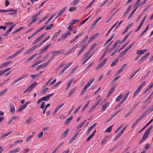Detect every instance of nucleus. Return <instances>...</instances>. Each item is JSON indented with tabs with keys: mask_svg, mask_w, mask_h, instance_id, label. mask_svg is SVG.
<instances>
[{
	"mask_svg": "<svg viewBox=\"0 0 153 153\" xmlns=\"http://www.w3.org/2000/svg\"><path fill=\"white\" fill-rule=\"evenodd\" d=\"M153 127L152 126H151L146 130L145 131L144 135L143 136L142 138L139 141V144H140L142 142L144 141L147 138L148 134H149L152 128Z\"/></svg>",
	"mask_w": 153,
	"mask_h": 153,
	"instance_id": "f257e3e1",
	"label": "nucleus"
},
{
	"mask_svg": "<svg viewBox=\"0 0 153 153\" xmlns=\"http://www.w3.org/2000/svg\"><path fill=\"white\" fill-rule=\"evenodd\" d=\"M67 8V6H66L64 7L62 9L59 11L58 14L56 16V18H58L59 17H60L61 15L64 13V12L65 11V10Z\"/></svg>",
	"mask_w": 153,
	"mask_h": 153,
	"instance_id": "f03ea898",
	"label": "nucleus"
},
{
	"mask_svg": "<svg viewBox=\"0 0 153 153\" xmlns=\"http://www.w3.org/2000/svg\"><path fill=\"white\" fill-rule=\"evenodd\" d=\"M101 100V99L98 100L97 102L91 108L89 111H88V113H91L93 110L95 108L96 106L100 102Z\"/></svg>",
	"mask_w": 153,
	"mask_h": 153,
	"instance_id": "7ed1b4c3",
	"label": "nucleus"
},
{
	"mask_svg": "<svg viewBox=\"0 0 153 153\" xmlns=\"http://www.w3.org/2000/svg\"><path fill=\"white\" fill-rule=\"evenodd\" d=\"M107 60V59L106 58L105 59L103 60H102V62L99 64L97 67V69H99L100 68L102 67L103 66L104 64H105V62Z\"/></svg>",
	"mask_w": 153,
	"mask_h": 153,
	"instance_id": "20e7f679",
	"label": "nucleus"
},
{
	"mask_svg": "<svg viewBox=\"0 0 153 153\" xmlns=\"http://www.w3.org/2000/svg\"><path fill=\"white\" fill-rule=\"evenodd\" d=\"M59 53V54H62L63 53V50H61L57 51H54L51 53V54L53 55L54 56H55L56 55Z\"/></svg>",
	"mask_w": 153,
	"mask_h": 153,
	"instance_id": "39448f33",
	"label": "nucleus"
},
{
	"mask_svg": "<svg viewBox=\"0 0 153 153\" xmlns=\"http://www.w3.org/2000/svg\"><path fill=\"white\" fill-rule=\"evenodd\" d=\"M117 85V84L114 85L113 86L112 88L110 89V91L109 92L108 94H107V97H109L111 94L114 91V90L115 88L116 87Z\"/></svg>",
	"mask_w": 153,
	"mask_h": 153,
	"instance_id": "423d86ee",
	"label": "nucleus"
},
{
	"mask_svg": "<svg viewBox=\"0 0 153 153\" xmlns=\"http://www.w3.org/2000/svg\"><path fill=\"white\" fill-rule=\"evenodd\" d=\"M133 24V23H131V24L128 25L126 28L124 30L122 34H124L126 33L129 28H130L132 26Z\"/></svg>",
	"mask_w": 153,
	"mask_h": 153,
	"instance_id": "0eeeda50",
	"label": "nucleus"
},
{
	"mask_svg": "<svg viewBox=\"0 0 153 153\" xmlns=\"http://www.w3.org/2000/svg\"><path fill=\"white\" fill-rule=\"evenodd\" d=\"M147 50H141L139 51L137 50V54H138V55H140V56L143 53H145V52Z\"/></svg>",
	"mask_w": 153,
	"mask_h": 153,
	"instance_id": "6e6552de",
	"label": "nucleus"
},
{
	"mask_svg": "<svg viewBox=\"0 0 153 153\" xmlns=\"http://www.w3.org/2000/svg\"><path fill=\"white\" fill-rule=\"evenodd\" d=\"M13 132L12 131H10L4 134H2V136L0 137L1 139H3V138H5V137L8 136L10 134H11Z\"/></svg>",
	"mask_w": 153,
	"mask_h": 153,
	"instance_id": "1a4fd4ad",
	"label": "nucleus"
},
{
	"mask_svg": "<svg viewBox=\"0 0 153 153\" xmlns=\"http://www.w3.org/2000/svg\"><path fill=\"white\" fill-rule=\"evenodd\" d=\"M138 7L137 6V7H135L134 9H133V10L132 11L131 13L129 15L128 17V19H130L131 17L133 15V14H134V12H135L136 10L137 9Z\"/></svg>",
	"mask_w": 153,
	"mask_h": 153,
	"instance_id": "9d476101",
	"label": "nucleus"
},
{
	"mask_svg": "<svg viewBox=\"0 0 153 153\" xmlns=\"http://www.w3.org/2000/svg\"><path fill=\"white\" fill-rule=\"evenodd\" d=\"M86 122V120H84L82 122L80 123L77 127L76 128L79 129L81 128Z\"/></svg>",
	"mask_w": 153,
	"mask_h": 153,
	"instance_id": "9b49d317",
	"label": "nucleus"
},
{
	"mask_svg": "<svg viewBox=\"0 0 153 153\" xmlns=\"http://www.w3.org/2000/svg\"><path fill=\"white\" fill-rule=\"evenodd\" d=\"M119 60V57H117L112 62L111 65V67H113L115 65L117 62Z\"/></svg>",
	"mask_w": 153,
	"mask_h": 153,
	"instance_id": "f8f14e48",
	"label": "nucleus"
},
{
	"mask_svg": "<svg viewBox=\"0 0 153 153\" xmlns=\"http://www.w3.org/2000/svg\"><path fill=\"white\" fill-rule=\"evenodd\" d=\"M12 62L11 61H9L7 62H5L4 63L2 64L0 66V68H2L3 67H4L6 66L7 65L9 64L10 63H11Z\"/></svg>",
	"mask_w": 153,
	"mask_h": 153,
	"instance_id": "ddd939ff",
	"label": "nucleus"
},
{
	"mask_svg": "<svg viewBox=\"0 0 153 153\" xmlns=\"http://www.w3.org/2000/svg\"><path fill=\"white\" fill-rule=\"evenodd\" d=\"M69 130V128H67L65 131L63 133L62 135L61 136V138H64L65 136L67 135Z\"/></svg>",
	"mask_w": 153,
	"mask_h": 153,
	"instance_id": "4468645a",
	"label": "nucleus"
},
{
	"mask_svg": "<svg viewBox=\"0 0 153 153\" xmlns=\"http://www.w3.org/2000/svg\"><path fill=\"white\" fill-rule=\"evenodd\" d=\"M127 65L126 64L123 65L120 68L118 71L117 73H120L122 72L124 69L126 68V66Z\"/></svg>",
	"mask_w": 153,
	"mask_h": 153,
	"instance_id": "2eb2a0df",
	"label": "nucleus"
},
{
	"mask_svg": "<svg viewBox=\"0 0 153 153\" xmlns=\"http://www.w3.org/2000/svg\"><path fill=\"white\" fill-rule=\"evenodd\" d=\"M132 5L131 4L128 7L127 9H126V11L124 13L123 15V16H125L130 10L131 7H132Z\"/></svg>",
	"mask_w": 153,
	"mask_h": 153,
	"instance_id": "dca6fc26",
	"label": "nucleus"
},
{
	"mask_svg": "<svg viewBox=\"0 0 153 153\" xmlns=\"http://www.w3.org/2000/svg\"><path fill=\"white\" fill-rule=\"evenodd\" d=\"M50 62V60H48L47 62H46V63H45L44 64H43L41 65H39V68H42L45 67L48 64V63Z\"/></svg>",
	"mask_w": 153,
	"mask_h": 153,
	"instance_id": "f3484780",
	"label": "nucleus"
},
{
	"mask_svg": "<svg viewBox=\"0 0 153 153\" xmlns=\"http://www.w3.org/2000/svg\"><path fill=\"white\" fill-rule=\"evenodd\" d=\"M74 80V78H73L72 79L70 80L68 82L67 84V88H66V90L68 88H69L70 87L71 83H72V82Z\"/></svg>",
	"mask_w": 153,
	"mask_h": 153,
	"instance_id": "a211bd4d",
	"label": "nucleus"
},
{
	"mask_svg": "<svg viewBox=\"0 0 153 153\" xmlns=\"http://www.w3.org/2000/svg\"><path fill=\"white\" fill-rule=\"evenodd\" d=\"M108 48L105 50V51L104 52L102 56H101L100 58V60H101L104 58L105 55L108 51Z\"/></svg>",
	"mask_w": 153,
	"mask_h": 153,
	"instance_id": "6ab92c4d",
	"label": "nucleus"
},
{
	"mask_svg": "<svg viewBox=\"0 0 153 153\" xmlns=\"http://www.w3.org/2000/svg\"><path fill=\"white\" fill-rule=\"evenodd\" d=\"M10 112L11 113H14L15 112V109L14 106L12 104L10 105Z\"/></svg>",
	"mask_w": 153,
	"mask_h": 153,
	"instance_id": "aec40b11",
	"label": "nucleus"
},
{
	"mask_svg": "<svg viewBox=\"0 0 153 153\" xmlns=\"http://www.w3.org/2000/svg\"><path fill=\"white\" fill-rule=\"evenodd\" d=\"M91 101V100H89L87 102L84 107H83V108L82 109V110L81 111V112H83L84 110L87 107L88 105H89V104L90 103V102Z\"/></svg>",
	"mask_w": 153,
	"mask_h": 153,
	"instance_id": "412c9836",
	"label": "nucleus"
},
{
	"mask_svg": "<svg viewBox=\"0 0 153 153\" xmlns=\"http://www.w3.org/2000/svg\"><path fill=\"white\" fill-rule=\"evenodd\" d=\"M116 47V43H114L111 48L109 50L108 53L112 51Z\"/></svg>",
	"mask_w": 153,
	"mask_h": 153,
	"instance_id": "4be33fe9",
	"label": "nucleus"
},
{
	"mask_svg": "<svg viewBox=\"0 0 153 153\" xmlns=\"http://www.w3.org/2000/svg\"><path fill=\"white\" fill-rule=\"evenodd\" d=\"M78 46L77 45H76L74 46L72 48L70 49L68 52L69 53H71L75 49H76Z\"/></svg>",
	"mask_w": 153,
	"mask_h": 153,
	"instance_id": "5701e85b",
	"label": "nucleus"
},
{
	"mask_svg": "<svg viewBox=\"0 0 153 153\" xmlns=\"http://www.w3.org/2000/svg\"><path fill=\"white\" fill-rule=\"evenodd\" d=\"M144 22L142 20L140 23V25L138 26L137 29L135 30V32H136L139 30L140 29L142 25H143Z\"/></svg>",
	"mask_w": 153,
	"mask_h": 153,
	"instance_id": "b1692460",
	"label": "nucleus"
},
{
	"mask_svg": "<svg viewBox=\"0 0 153 153\" xmlns=\"http://www.w3.org/2000/svg\"><path fill=\"white\" fill-rule=\"evenodd\" d=\"M118 11L117 10L116 11H115V12L112 15L108 18V19L107 20L106 22L107 23L109 21L111 20V19L112 18L113 16H114V15L117 13V12Z\"/></svg>",
	"mask_w": 153,
	"mask_h": 153,
	"instance_id": "393cba45",
	"label": "nucleus"
},
{
	"mask_svg": "<svg viewBox=\"0 0 153 153\" xmlns=\"http://www.w3.org/2000/svg\"><path fill=\"white\" fill-rule=\"evenodd\" d=\"M95 79V78H93L91 79L87 83V84L86 85L88 87H89L90 86L91 84L93 83V81Z\"/></svg>",
	"mask_w": 153,
	"mask_h": 153,
	"instance_id": "a878e982",
	"label": "nucleus"
},
{
	"mask_svg": "<svg viewBox=\"0 0 153 153\" xmlns=\"http://www.w3.org/2000/svg\"><path fill=\"white\" fill-rule=\"evenodd\" d=\"M33 120V119H32V117H30L28 119L25 121V123L27 124H29Z\"/></svg>",
	"mask_w": 153,
	"mask_h": 153,
	"instance_id": "bb28decb",
	"label": "nucleus"
},
{
	"mask_svg": "<svg viewBox=\"0 0 153 153\" xmlns=\"http://www.w3.org/2000/svg\"><path fill=\"white\" fill-rule=\"evenodd\" d=\"M77 136L75 135V134L74 135V136L71 139L69 142V143H72L76 137H77Z\"/></svg>",
	"mask_w": 153,
	"mask_h": 153,
	"instance_id": "cd10ccee",
	"label": "nucleus"
},
{
	"mask_svg": "<svg viewBox=\"0 0 153 153\" xmlns=\"http://www.w3.org/2000/svg\"><path fill=\"white\" fill-rule=\"evenodd\" d=\"M109 104V103L107 102L105 104H104L102 106V111H104L105 109V108L107 107Z\"/></svg>",
	"mask_w": 153,
	"mask_h": 153,
	"instance_id": "c85d7f7f",
	"label": "nucleus"
},
{
	"mask_svg": "<svg viewBox=\"0 0 153 153\" xmlns=\"http://www.w3.org/2000/svg\"><path fill=\"white\" fill-rule=\"evenodd\" d=\"M79 2V0H74L73 2L71 3V5L75 6Z\"/></svg>",
	"mask_w": 153,
	"mask_h": 153,
	"instance_id": "c756f323",
	"label": "nucleus"
},
{
	"mask_svg": "<svg viewBox=\"0 0 153 153\" xmlns=\"http://www.w3.org/2000/svg\"><path fill=\"white\" fill-rule=\"evenodd\" d=\"M24 28V27H21L20 28H18L16 30L13 31L12 33L13 34H14L20 31L21 30H22V29Z\"/></svg>",
	"mask_w": 153,
	"mask_h": 153,
	"instance_id": "7c9ffc66",
	"label": "nucleus"
},
{
	"mask_svg": "<svg viewBox=\"0 0 153 153\" xmlns=\"http://www.w3.org/2000/svg\"><path fill=\"white\" fill-rule=\"evenodd\" d=\"M55 15H53L48 19L45 23V25H46L54 17Z\"/></svg>",
	"mask_w": 153,
	"mask_h": 153,
	"instance_id": "2f4dec72",
	"label": "nucleus"
},
{
	"mask_svg": "<svg viewBox=\"0 0 153 153\" xmlns=\"http://www.w3.org/2000/svg\"><path fill=\"white\" fill-rule=\"evenodd\" d=\"M73 116H71L65 121V123L69 124L70 121L72 119Z\"/></svg>",
	"mask_w": 153,
	"mask_h": 153,
	"instance_id": "473e14b6",
	"label": "nucleus"
},
{
	"mask_svg": "<svg viewBox=\"0 0 153 153\" xmlns=\"http://www.w3.org/2000/svg\"><path fill=\"white\" fill-rule=\"evenodd\" d=\"M93 62L90 64L86 68V69L83 72L84 73L86 72L90 67L92 66L93 64Z\"/></svg>",
	"mask_w": 153,
	"mask_h": 153,
	"instance_id": "72a5a7b5",
	"label": "nucleus"
},
{
	"mask_svg": "<svg viewBox=\"0 0 153 153\" xmlns=\"http://www.w3.org/2000/svg\"><path fill=\"white\" fill-rule=\"evenodd\" d=\"M122 133H121L120 132L117 134L116 137L115 138L114 141H115L117 140L118 138H119L120 136L122 134Z\"/></svg>",
	"mask_w": 153,
	"mask_h": 153,
	"instance_id": "f704fd0d",
	"label": "nucleus"
},
{
	"mask_svg": "<svg viewBox=\"0 0 153 153\" xmlns=\"http://www.w3.org/2000/svg\"><path fill=\"white\" fill-rule=\"evenodd\" d=\"M83 32H81L79 34V35H77L76 36L74 39L75 41L76 40L81 36H82L83 34Z\"/></svg>",
	"mask_w": 153,
	"mask_h": 153,
	"instance_id": "c9c22d12",
	"label": "nucleus"
},
{
	"mask_svg": "<svg viewBox=\"0 0 153 153\" xmlns=\"http://www.w3.org/2000/svg\"><path fill=\"white\" fill-rule=\"evenodd\" d=\"M53 24H51L47 26L45 29L46 30H49L51 29L53 27Z\"/></svg>",
	"mask_w": 153,
	"mask_h": 153,
	"instance_id": "e433bc0d",
	"label": "nucleus"
},
{
	"mask_svg": "<svg viewBox=\"0 0 153 153\" xmlns=\"http://www.w3.org/2000/svg\"><path fill=\"white\" fill-rule=\"evenodd\" d=\"M94 53V52L89 57L87 58V59H85L82 63V65H84L85 63L87 62V61L93 55V54Z\"/></svg>",
	"mask_w": 153,
	"mask_h": 153,
	"instance_id": "4c0bfd02",
	"label": "nucleus"
},
{
	"mask_svg": "<svg viewBox=\"0 0 153 153\" xmlns=\"http://www.w3.org/2000/svg\"><path fill=\"white\" fill-rule=\"evenodd\" d=\"M88 87L86 85H85L84 88H83L82 92L81 93V95H82V94L84 93L85 92V91L86 90L87 88Z\"/></svg>",
	"mask_w": 153,
	"mask_h": 153,
	"instance_id": "58836bf2",
	"label": "nucleus"
},
{
	"mask_svg": "<svg viewBox=\"0 0 153 153\" xmlns=\"http://www.w3.org/2000/svg\"><path fill=\"white\" fill-rule=\"evenodd\" d=\"M79 20L78 19L76 20L74 19L73 20L71 21V23L69 24V25H74V24L78 22V21H79Z\"/></svg>",
	"mask_w": 153,
	"mask_h": 153,
	"instance_id": "ea45409f",
	"label": "nucleus"
},
{
	"mask_svg": "<svg viewBox=\"0 0 153 153\" xmlns=\"http://www.w3.org/2000/svg\"><path fill=\"white\" fill-rule=\"evenodd\" d=\"M39 74H38L32 75H31V77L33 79H36L39 76Z\"/></svg>",
	"mask_w": 153,
	"mask_h": 153,
	"instance_id": "a19ab883",
	"label": "nucleus"
},
{
	"mask_svg": "<svg viewBox=\"0 0 153 153\" xmlns=\"http://www.w3.org/2000/svg\"><path fill=\"white\" fill-rule=\"evenodd\" d=\"M146 59V58L144 57V56H143L140 59L139 61L138 62V64H140V63L143 62V60Z\"/></svg>",
	"mask_w": 153,
	"mask_h": 153,
	"instance_id": "79ce46f5",
	"label": "nucleus"
},
{
	"mask_svg": "<svg viewBox=\"0 0 153 153\" xmlns=\"http://www.w3.org/2000/svg\"><path fill=\"white\" fill-rule=\"evenodd\" d=\"M88 36H86L85 37L83 40L81 42V44L82 45H83L86 42V40L88 39Z\"/></svg>",
	"mask_w": 153,
	"mask_h": 153,
	"instance_id": "37998d69",
	"label": "nucleus"
},
{
	"mask_svg": "<svg viewBox=\"0 0 153 153\" xmlns=\"http://www.w3.org/2000/svg\"><path fill=\"white\" fill-rule=\"evenodd\" d=\"M129 93H130V92L128 91V92L125 95L124 97L121 100H122L123 102H124L125 101Z\"/></svg>",
	"mask_w": 153,
	"mask_h": 153,
	"instance_id": "c03bdc74",
	"label": "nucleus"
},
{
	"mask_svg": "<svg viewBox=\"0 0 153 153\" xmlns=\"http://www.w3.org/2000/svg\"><path fill=\"white\" fill-rule=\"evenodd\" d=\"M128 44V42H126L124 45H123V46L120 48V49L118 51V52H119L120 51H121L123 48H124V47H125Z\"/></svg>",
	"mask_w": 153,
	"mask_h": 153,
	"instance_id": "a18cd8bd",
	"label": "nucleus"
},
{
	"mask_svg": "<svg viewBox=\"0 0 153 153\" xmlns=\"http://www.w3.org/2000/svg\"><path fill=\"white\" fill-rule=\"evenodd\" d=\"M123 94H121L118 96L116 99V101H119L123 97Z\"/></svg>",
	"mask_w": 153,
	"mask_h": 153,
	"instance_id": "49530a36",
	"label": "nucleus"
},
{
	"mask_svg": "<svg viewBox=\"0 0 153 153\" xmlns=\"http://www.w3.org/2000/svg\"><path fill=\"white\" fill-rule=\"evenodd\" d=\"M68 68H67V66H65V67H64L63 68L62 70L60 72L59 74L61 75L62 74L63 72L67 69Z\"/></svg>",
	"mask_w": 153,
	"mask_h": 153,
	"instance_id": "de8ad7c7",
	"label": "nucleus"
},
{
	"mask_svg": "<svg viewBox=\"0 0 153 153\" xmlns=\"http://www.w3.org/2000/svg\"><path fill=\"white\" fill-rule=\"evenodd\" d=\"M151 111H151V109L149 108L147 109L144 114L145 116H146L147 114L149 113Z\"/></svg>",
	"mask_w": 153,
	"mask_h": 153,
	"instance_id": "09e8293b",
	"label": "nucleus"
},
{
	"mask_svg": "<svg viewBox=\"0 0 153 153\" xmlns=\"http://www.w3.org/2000/svg\"><path fill=\"white\" fill-rule=\"evenodd\" d=\"M113 125L109 126L108 128L105 131V132H110L111 131L112 127L113 126Z\"/></svg>",
	"mask_w": 153,
	"mask_h": 153,
	"instance_id": "8fccbe9b",
	"label": "nucleus"
},
{
	"mask_svg": "<svg viewBox=\"0 0 153 153\" xmlns=\"http://www.w3.org/2000/svg\"><path fill=\"white\" fill-rule=\"evenodd\" d=\"M153 121V119L151 120L143 128V129H145L149 125L150 123H152Z\"/></svg>",
	"mask_w": 153,
	"mask_h": 153,
	"instance_id": "3c124183",
	"label": "nucleus"
},
{
	"mask_svg": "<svg viewBox=\"0 0 153 153\" xmlns=\"http://www.w3.org/2000/svg\"><path fill=\"white\" fill-rule=\"evenodd\" d=\"M76 9L77 7H72L69 8V11H72L75 10Z\"/></svg>",
	"mask_w": 153,
	"mask_h": 153,
	"instance_id": "603ef678",
	"label": "nucleus"
},
{
	"mask_svg": "<svg viewBox=\"0 0 153 153\" xmlns=\"http://www.w3.org/2000/svg\"><path fill=\"white\" fill-rule=\"evenodd\" d=\"M140 91V90L139 89V88H138L137 89H136L132 96L133 97H134Z\"/></svg>",
	"mask_w": 153,
	"mask_h": 153,
	"instance_id": "864d4df0",
	"label": "nucleus"
},
{
	"mask_svg": "<svg viewBox=\"0 0 153 153\" xmlns=\"http://www.w3.org/2000/svg\"><path fill=\"white\" fill-rule=\"evenodd\" d=\"M135 42H133L132 43L131 45L129 46L128 48H127L126 49L128 51L134 45V44Z\"/></svg>",
	"mask_w": 153,
	"mask_h": 153,
	"instance_id": "5fc2aeb1",
	"label": "nucleus"
},
{
	"mask_svg": "<svg viewBox=\"0 0 153 153\" xmlns=\"http://www.w3.org/2000/svg\"><path fill=\"white\" fill-rule=\"evenodd\" d=\"M37 84V83L35 82L34 83H33L31 85L29 86V87H30V88L32 89L33 88H34L35 87Z\"/></svg>",
	"mask_w": 153,
	"mask_h": 153,
	"instance_id": "6e6d98bb",
	"label": "nucleus"
},
{
	"mask_svg": "<svg viewBox=\"0 0 153 153\" xmlns=\"http://www.w3.org/2000/svg\"><path fill=\"white\" fill-rule=\"evenodd\" d=\"M41 39L39 37L38 38L36 39V40H34V41L33 44L34 45L35 44H36V43L38 42L40 40H41Z\"/></svg>",
	"mask_w": 153,
	"mask_h": 153,
	"instance_id": "4d7b16f0",
	"label": "nucleus"
},
{
	"mask_svg": "<svg viewBox=\"0 0 153 153\" xmlns=\"http://www.w3.org/2000/svg\"><path fill=\"white\" fill-rule=\"evenodd\" d=\"M19 148H17L16 149L11 150L10 151V153H16L18 152H19Z\"/></svg>",
	"mask_w": 153,
	"mask_h": 153,
	"instance_id": "13d9d810",
	"label": "nucleus"
},
{
	"mask_svg": "<svg viewBox=\"0 0 153 153\" xmlns=\"http://www.w3.org/2000/svg\"><path fill=\"white\" fill-rule=\"evenodd\" d=\"M46 50L44 48L40 50L38 54L40 55L42 54L43 53L45 52L46 51Z\"/></svg>",
	"mask_w": 153,
	"mask_h": 153,
	"instance_id": "bf43d9fd",
	"label": "nucleus"
},
{
	"mask_svg": "<svg viewBox=\"0 0 153 153\" xmlns=\"http://www.w3.org/2000/svg\"><path fill=\"white\" fill-rule=\"evenodd\" d=\"M145 116V115L143 114L140 116L139 118L137 120L139 122L140 120L142 119Z\"/></svg>",
	"mask_w": 153,
	"mask_h": 153,
	"instance_id": "052dcab7",
	"label": "nucleus"
},
{
	"mask_svg": "<svg viewBox=\"0 0 153 153\" xmlns=\"http://www.w3.org/2000/svg\"><path fill=\"white\" fill-rule=\"evenodd\" d=\"M7 91V89H5L0 92V96L4 95Z\"/></svg>",
	"mask_w": 153,
	"mask_h": 153,
	"instance_id": "680f3d73",
	"label": "nucleus"
},
{
	"mask_svg": "<svg viewBox=\"0 0 153 153\" xmlns=\"http://www.w3.org/2000/svg\"><path fill=\"white\" fill-rule=\"evenodd\" d=\"M32 90V89L31 88H30V87H29V86L24 91L23 93H25L27 92H28V91H31Z\"/></svg>",
	"mask_w": 153,
	"mask_h": 153,
	"instance_id": "e2e57ef3",
	"label": "nucleus"
},
{
	"mask_svg": "<svg viewBox=\"0 0 153 153\" xmlns=\"http://www.w3.org/2000/svg\"><path fill=\"white\" fill-rule=\"evenodd\" d=\"M15 26V25L11 26L9 29L7 30V32L8 33L9 32H10V31H11L13 29V27Z\"/></svg>",
	"mask_w": 153,
	"mask_h": 153,
	"instance_id": "0e129e2a",
	"label": "nucleus"
},
{
	"mask_svg": "<svg viewBox=\"0 0 153 153\" xmlns=\"http://www.w3.org/2000/svg\"><path fill=\"white\" fill-rule=\"evenodd\" d=\"M42 101H48L49 100L48 98L47 97V96H45L42 97Z\"/></svg>",
	"mask_w": 153,
	"mask_h": 153,
	"instance_id": "69168bd1",
	"label": "nucleus"
},
{
	"mask_svg": "<svg viewBox=\"0 0 153 153\" xmlns=\"http://www.w3.org/2000/svg\"><path fill=\"white\" fill-rule=\"evenodd\" d=\"M61 82V81L59 82L56 83L55 84H54L52 88H54L56 87L58 85H59Z\"/></svg>",
	"mask_w": 153,
	"mask_h": 153,
	"instance_id": "338daca9",
	"label": "nucleus"
},
{
	"mask_svg": "<svg viewBox=\"0 0 153 153\" xmlns=\"http://www.w3.org/2000/svg\"><path fill=\"white\" fill-rule=\"evenodd\" d=\"M18 55V53H16L13 55L10 56L8 57V59H10L11 58H14Z\"/></svg>",
	"mask_w": 153,
	"mask_h": 153,
	"instance_id": "774afa93",
	"label": "nucleus"
}]
</instances>
